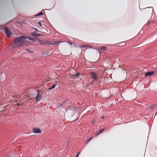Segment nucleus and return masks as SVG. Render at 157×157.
<instances>
[{"label":"nucleus","mask_w":157,"mask_h":157,"mask_svg":"<svg viewBox=\"0 0 157 157\" xmlns=\"http://www.w3.org/2000/svg\"><path fill=\"white\" fill-rule=\"evenodd\" d=\"M104 116H102L101 117V118L102 119H103L104 118Z\"/></svg>","instance_id":"obj_27"},{"label":"nucleus","mask_w":157,"mask_h":157,"mask_svg":"<svg viewBox=\"0 0 157 157\" xmlns=\"http://www.w3.org/2000/svg\"><path fill=\"white\" fill-rule=\"evenodd\" d=\"M28 39L30 40H33V38H29Z\"/></svg>","instance_id":"obj_23"},{"label":"nucleus","mask_w":157,"mask_h":157,"mask_svg":"<svg viewBox=\"0 0 157 157\" xmlns=\"http://www.w3.org/2000/svg\"><path fill=\"white\" fill-rule=\"evenodd\" d=\"M95 122V121H94L92 123V124H93Z\"/></svg>","instance_id":"obj_24"},{"label":"nucleus","mask_w":157,"mask_h":157,"mask_svg":"<svg viewBox=\"0 0 157 157\" xmlns=\"http://www.w3.org/2000/svg\"><path fill=\"white\" fill-rule=\"evenodd\" d=\"M157 105H153L152 106H151V108H152L153 109L154 108V107L155 106H156Z\"/></svg>","instance_id":"obj_16"},{"label":"nucleus","mask_w":157,"mask_h":157,"mask_svg":"<svg viewBox=\"0 0 157 157\" xmlns=\"http://www.w3.org/2000/svg\"><path fill=\"white\" fill-rule=\"evenodd\" d=\"M40 91L41 90H37V94H38V93H39V92H40Z\"/></svg>","instance_id":"obj_18"},{"label":"nucleus","mask_w":157,"mask_h":157,"mask_svg":"<svg viewBox=\"0 0 157 157\" xmlns=\"http://www.w3.org/2000/svg\"><path fill=\"white\" fill-rule=\"evenodd\" d=\"M150 22H149L147 24H146V25L147 26H148V25H149V24Z\"/></svg>","instance_id":"obj_21"},{"label":"nucleus","mask_w":157,"mask_h":157,"mask_svg":"<svg viewBox=\"0 0 157 157\" xmlns=\"http://www.w3.org/2000/svg\"><path fill=\"white\" fill-rule=\"evenodd\" d=\"M152 108H151V106H150L149 107V108L148 109H151Z\"/></svg>","instance_id":"obj_26"},{"label":"nucleus","mask_w":157,"mask_h":157,"mask_svg":"<svg viewBox=\"0 0 157 157\" xmlns=\"http://www.w3.org/2000/svg\"><path fill=\"white\" fill-rule=\"evenodd\" d=\"M4 29L5 31V33L9 37L11 36V32H10L7 27H5Z\"/></svg>","instance_id":"obj_3"},{"label":"nucleus","mask_w":157,"mask_h":157,"mask_svg":"<svg viewBox=\"0 0 157 157\" xmlns=\"http://www.w3.org/2000/svg\"><path fill=\"white\" fill-rule=\"evenodd\" d=\"M33 132L35 133H40L41 132V131L40 129L37 128H34L33 129Z\"/></svg>","instance_id":"obj_4"},{"label":"nucleus","mask_w":157,"mask_h":157,"mask_svg":"<svg viewBox=\"0 0 157 157\" xmlns=\"http://www.w3.org/2000/svg\"><path fill=\"white\" fill-rule=\"evenodd\" d=\"M56 85V84H53L52 86H51L50 87L48 88V89L49 90H51L52 89L54 88L55 87V86Z\"/></svg>","instance_id":"obj_8"},{"label":"nucleus","mask_w":157,"mask_h":157,"mask_svg":"<svg viewBox=\"0 0 157 157\" xmlns=\"http://www.w3.org/2000/svg\"><path fill=\"white\" fill-rule=\"evenodd\" d=\"M61 42H60V41H59V42H58V43H52V44H52V45H55V44H56L57 43H60Z\"/></svg>","instance_id":"obj_13"},{"label":"nucleus","mask_w":157,"mask_h":157,"mask_svg":"<svg viewBox=\"0 0 157 157\" xmlns=\"http://www.w3.org/2000/svg\"><path fill=\"white\" fill-rule=\"evenodd\" d=\"M89 141L90 140H89V139L87 140L86 144H87Z\"/></svg>","instance_id":"obj_20"},{"label":"nucleus","mask_w":157,"mask_h":157,"mask_svg":"<svg viewBox=\"0 0 157 157\" xmlns=\"http://www.w3.org/2000/svg\"><path fill=\"white\" fill-rule=\"evenodd\" d=\"M42 14H43V13L40 12L39 13L37 14V16H39V15H42Z\"/></svg>","instance_id":"obj_15"},{"label":"nucleus","mask_w":157,"mask_h":157,"mask_svg":"<svg viewBox=\"0 0 157 157\" xmlns=\"http://www.w3.org/2000/svg\"><path fill=\"white\" fill-rule=\"evenodd\" d=\"M20 96V95L19 94H17L16 95V97H17V98H18Z\"/></svg>","instance_id":"obj_19"},{"label":"nucleus","mask_w":157,"mask_h":157,"mask_svg":"<svg viewBox=\"0 0 157 157\" xmlns=\"http://www.w3.org/2000/svg\"><path fill=\"white\" fill-rule=\"evenodd\" d=\"M38 24L39 25L41 26V22H38Z\"/></svg>","instance_id":"obj_17"},{"label":"nucleus","mask_w":157,"mask_h":157,"mask_svg":"<svg viewBox=\"0 0 157 157\" xmlns=\"http://www.w3.org/2000/svg\"><path fill=\"white\" fill-rule=\"evenodd\" d=\"M157 114V112H156V113H155V115H156Z\"/></svg>","instance_id":"obj_31"},{"label":"nucleus","mask_w":157,"mask_h":157,"mask_svg":"<svg viewBox=\"0 0 157 157\" xmlns=\"http://www.w3.org/2000/svg\"><path fill=\"white\" fill-rule=\"evenodd\" d=\"M41 98V96L40 94L39 93H38L37 96L36 97V101H39Z\"/></svg>","instance_id":"obj_7"},{"label":"nucleus","mask_w":157,"mask_h":157,"mask_svg":"<svg viewBox=\"0 0 157 157\" xmlns=\"http://www.w3.org/2000/svg\"><path fill=\"white\" fill-rule=\"evenodd\" d=\"M91 75V76L92 78L94 79L95 81H97L99 78V76L98 74L94 72H91L90 73Z\"/></svg>","instance_id":"obj_2"},{"label":"nucleus","mask_w":157,"mask_h":157,"mask_svg":"<svg viewBox=\"0 0 157 157\" xmlns=\"http://www.w3.org/2000/svg\"><path fill=\"white\" fill-rule=\"evenodd\" d=\"M78 155H79L78 154H77V155H76V157H78Z\"/></svg>","instance_id":"obj_28"},{"label":"nucleus","mask_w":157,"mask_h":157,"mask_svg":"<svg viewBox=\"0 0 157 157\" xmlns=\"http://www.w3.org/2000/svg\"><path fill=\"white\" fill-rule=\"evenodd\" d=\"M68 44H70L71 45L72 44V43H71L69 42H67Z\"/></svg>","instance_id":"obj_22"},{"label":"nucleus","mask_w":157,"mask_h":157,"mask_svg":"<svg viewBox=\"0 0 157 157\" xmlns=\"http://www.w3.org/2000/svg\"><path fill=\"white\" fill-rule=\"evenodd\" d=\"M40 35V34H38V35Z\"/></svg>","instance_id":"obj_32"},{"label":"nucleus","mask_w":157,"mask_h":157,"mask_svg":"<svg viewBox=\"0 0 157 157\" xmlns=\"http://www.w3.org/2000/svg\"><path fill=\"white\" fill-rule=\"evenodd\" d=\"M25 51H27V52H30V49H25Z\"/></svg>","instance_id":"obj_14"},{"label":"nucleus","mask_w":157,"mask_h":157,"mask_svg":"<svg viewBox=\"0 0 157 157\" xmlns=\"http://www.w3.org/2000/svg\"><path fill=\"white\" fill-rule=\"evenodd\" d=\"M103 130L104 129H101L99 131L97 132L96 134H97V135H99L101 133L103 132Z\"/></svg>","instance_id":"obj_9"},{"label":"nucleus","mask_w":157,"mask_h":157,"mask_svg":"<svg viewBox=\"0 0 157 157\" xmlns=\"http://www.w3.org/2000/svg\"><path fill=\"white\" fill-rule=\"evenodd\" d=\"M6 157H10V156L9 155H6Z\"/></svg>","instance_id":"obj_29"},{"label":"nucleus","mask_w":157,"mask_h":157,"mask_svg":"<svg viewBox=\"0 0 157 157\" xmlns=\"http://www.w3.org/2000/svg\"><path fill=\"white\" fill-rule=\"evenodd\" d=\"M93 137H90L89 139V140L90 141V140H91L92 139Z\"/></svg>","instance_id":"obj_25"},{"label":"nucleus","mask_w":157,"mask_h":157,"mask_svg":"<svg viewBox=\"0 0 157 157\" xmlns=\"http://www.w3.org/2000/svg\"><path fill=\"white\" fill-rule=\"evenodd\" d=\"M100 49L101 50H103L106 49V47H105L103 46L100 48Z\"/></svg>","instance_id":"obj_10"},{"label":"nucleus","mask_w":157,"mask_h":157,"mask_svg":"<svg viewBox=\"0 0 157 157\" xmlns=\"http://www.w3.org/2000/svg\"><path fill=\"white\" fill-rule=\"evenodd\" d=\"M154 74V73L153 71L151 72H148L146 73L145 74V76L146 77H147L148 76H151Z\"/></svg>","instance_id":"obj_6"},{"label":"nucleus","mask_w":157,"mask_h":157,"mask_svg":"<svg viewBox=\"0 0 157 157\" xmlns=\"http://www.w3.org/2000/svg\"><path fill=\"white\" fill-rule=\"evenodd\" d=\"M80 152H79L77 154H78L79 155V154L80 153Z\"/></svg>","instance_id":"obj_30"},{"label":"nucleus","mask_w":157,"mask_h":157,"mask_svg":"<svg viewBox=\"0 0 157 157\" xmlns=\"http://www.w3.org/2000/svg\"><path fill=\"white\" fill-rule=\"evenodd\" d=\"M79 73H77L75 75H74V76H76V77H78L79 76Z\"/></svg>","instance_id":"obj_11"},{"label":"nucleus","mask_w":157,"mask_h":157,"mask_svg":"<svg viewBox=\"0 0 157 157\" xmlns=\"http://www.w3.org/2000/svg\"><path fill=\"white\" fill-rule=\"evenodd\" d=\"M92 47V46L89 44H86L85 45H81L79 46V47L81 48H86V49L88 48H91Z\"/></svg>","instance_id":"obj_5"},{"label":"nucleus","mask_w":157,"mask_h":157,"mask_svg":"<svg viewBox=\"0 0 157 157\" xmlns=\"http://www.w3.org/2000/svg\"><path fill=\"white\" fill-rule=\"evenodd\" d=\"M27 37L25 36H20L16 38L13 41L12 48H17L22 46L25 39Z\"/></svg>","instance_id":"obj_1"},{"label":"nucleus","mask_w":157,"mask_h":157,"mask_svg":"<svg viewBox=\"0 0 157 157\" xmlns=\"http://www.w3.org/2000/svg\"><path fill=\"white\" fill-rule=\"evenodd\" d=\"M40 43L42 44H45V43H44V42L41 40L40 41Z\"/></svg>","instance_id":"obj_12"}]
</instances>
